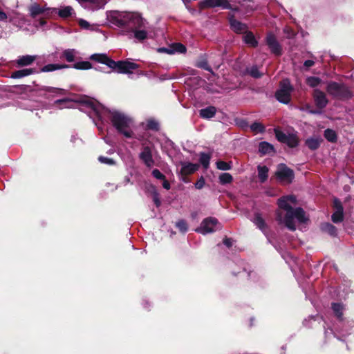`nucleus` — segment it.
<instances>
[{"label": "nucleus", "mask_w": 354, "mask_h": 354, "mask_svg": "<svg viewBox=\"0 0 354 354\" xmlns=\"http://www.w3.org/2000/svg\"><path fill=\"white\" fill-rule=\"evenodd\" d=\"M107 19L131 39L142 41L149 37L148 24L138 13L113 10L107 14Z\"/></svg>", "instance_id": "nucleus-1"}, {"label": "nucleus", "mask_w": 354, "mask_h": 354, "mask_svg": "<svg viewBox=\"0 0 354 354\" xmlns=\"http://www.w3.org/2000/svg\"><path fill=\"white\" fill-rule=\"evenodd\" d=\"M81 102L89 109L102 122H106L109 119L118 131L126 138L133 136V120L123 113L116 110H110L92 99L86 98L82 100Z\"/></svg>", "instance_id": "nucleus-2"}, {"label": "nucleus", "mask_w": 354, "mask_h": 354, "mask_svg": "<svg viewBox=\"0 0 354 354\" xmlns=\"http://www.w3.org/2000/svg\"><path fill=\"white\" fill-rule=\"evenodd\" d=\"M277 203L280 209L277 212V219L290 230H296L295 219L299 223H304L308 221L305 212L301 208L292 207V205L296 204L295 196L290 195L281 197L278 200Z\"/></svg>", "instance_id": "nucleus-3"}, {"label": "nucleus", "mask_w": 354, "mask_h": 354, "mask_svg": "<svg viewBox=\"0 0 354 354\" xmlns=\"http://www.w3.org/2000/svg\"><path fill=\"white\" fill-rule=\"evenodd\" d=\"M91 59L106 64L118 73L130 74L132 71L138 68V65L136 63L129 61L115 62L110 59L106 54H93L91 56Z\"/></svg>", "instance_id": "nucleus-4"}, {"label": "nucleus", "mask_w": 354, "mask_h": 354, "mask_svg": "<svg viewBox=\"0 0 354 354\" xmlns=\"http://www.w3.org/2000/svg\"><path fill=\"white\" fill-rule=\"evenodd\" d=\"M293 87L288 79L283 80L280 82L279 88L275 93V97L278 101L283 104H288L290 101L291 93Z\"/></svg>", "instance_id": "nucleus-5"}, {"label": "nucleus", "mask_w": 354, "mask_h": 354, "mask_svg": "<svg viewBox=\"0 0 354 354\" xmlns=\"http://www.w3.org/2000/svg\"><path fill=\"white\" fill-rule=\"evenodd\" d=\"M222 228L221 224L214 217L205 218L201 223L200 227L196 231L202 234L213 233Z\"/></svg>", "instance_id": "nucleus-6"}, {"label": "nucleus", "mask_w": 354, "mask_h": 354, "mask_svg": "<svg viewBox=\"0 0 354 354\" xmlns=\"http://www.w3.org/2000/svg\"><path fill=\"white\" fill-rule=\"evenodd\" d=\"M327 91L330 94L339 98H348L351 96V93L344 84L337 82L329 83Z\"/></svg>", "instance_id": "nucleus-7"}, {"label": "nucleus", "mask_w": 354, "mask_h": 354, "mask_svg": "<svg viewBox=\"0 0 354 354\" xmlns=\"http://www.w3.org/2000/svg\"><path fill=\"white\" fill-rule=\"evenodd\" d=\"M276 176L281 183L289 184L294 178V172L286 165L280 164L277 167Z\"/></svg>", "instance_id": "nucleus-8"}, {"label": "nucleus", "mask_w": 354, "mask_h": 354, "mask_svg": "<svg viewBox=\"0 0 354 354\" xmlns=\"http://www.w3.org/2000/svg\"><path fill=\"white\" fill-rule=\"evenodd\" d=\"M277 140L281 142L287 144L290 147L297 146L299 139L295 133H285L280 131H275Z\"/></svg>", "instance_id": "nucleus-9"}, {"label": "nucleus", "mask_w": 354, "mask_h": 354, "mask_svg": "<svg viewBox=\"0 0 354 354\" xmlns=\"http://www.w3.org/2000/svg\"><path fill=\"white\" fill-rule=\"evenodd\" d=\"M86 9L95 10L104 8L109 0H77Z\"/></svg>", "instance_id": "nucleus-10"}, {"label": "nucleus", "mask_w": 354, "mask_h": 354, "mask_svg": "<svg viewBox=\"0 0 354 354\" xmlns=\"http://www.w3.org/2000/svg\"><path fill=\"white\" fill-rule=\"evenodd\" d=\"M204 8H221L222 9H231V5L227 0H203L201 2Z\"/></svg>", "instance_id": "nucleus-11"}, {"label": "nucleus", "mask_w": 354, "mask_h": 354, "mask_svg": "<svg viewBox=\"0 0 354 354\" xmlns=\"http://www.w3.org/2000/svg\"><path fill=\"white\" fill-rule=\"evenodd\" d=\"M29 11L31 17H35L39 15L47 16L50 12L56 11V9L51 10L50 8H45L44 6H40L37 3H34L29 7Z\"/></svg>", "instance_id": "nucleus-12"}, {"label": "nucleus", "mask_w": 354, "mask_h": 354, "mask_svg": "<svg viewBox=\"0 0 354 354\" xmlns=\"http://www.w3.org/2000/svg\"><path fill=\"white\" fill-rule=\"evenodd\" d=\"M139 157L147 167H152L153 166L154 160L149 147H144L139 155Z\"/></svg>", "instance_id": "nucleus-13"}, {"label": "nucleus", "mask_w": 354, "mask_h": 354, "mask_svg": "<svg viewBox=\"0 0 354 354\" xmlns=\"http://www.w3.org/2000/svg\"><path fill=\"white\" fill-rule=\"evenodd\" d=\"M266 44L270 48V51L275 55H280L281 53V48L277 41L275 37L270 33L266 37Z\"/></svg>", "instance_id": "nucleus-14"}, {"label": "nucleus", "mask_w": 354, "mask_h": 354, "mask_svg": "<svg viewBox=\"0 0 354 354\" xmlns=\"http://www.w3.org/2000/svg\"><path fill=\"white\" fill-rule=\"evenodd\" d=\"M333 205L335 209V212L332 215V221L337 223L343 220V207L339 200L335 198Z\"/></svg>", "instance_id": "nucleus-15"}, {"label": "nucleus", "mask_w": 354, "mask_h": 354, "mask_svg": "<svg viewBox=\"0 0 354 354\" xmlns=\"http://www.w3.org/2000/svg\"><path fill=\"white\" fill-rule=\"evenodd\" d=\"M314 99L317 106L320 109L324 108L328 104V100L325 93L319 90H315L314 91Z\"/></svg>", "instance_id": "nucleus-16"}, {"label": "nucleus", "mask_w": 354, "mask_h": 354, "mask_svg": "<svg viewBox=\"0 0 354 354\" xmlns=\"http://www.w3.org/2000/svg\"><path fill=\"white\" fill-rule=\"evenodd\" d=\"M180 172L183 175H188L194 173L198 169V165L190 162H180Z\"/></svg>", "instance_id": "nucleus-17"}, {"label": "nucleus", "mask_w": 354, "mask_h": 354, "mask_svg": "<svg viewBox=\"0 0 354 354\" xmlns=\"http://www.w3.org/2000/svg\"><path fill=\"white\" fill-rule=\"evenodd\" d=\"M36 72L33 68H24L12 73L11 77L15 79L22 78Z\"/></svg>", "instance_id": "nucleus-18"}, {"label": "nucleus", "mask_w": 354, "mask_h": 354, "mask_svg": "<svg viewBox=\"0 0 354 354\" xmlns=\"http://www.w3.org/2000/svg\"><path fill=\"white\" fill-rule=\"evenodd\" d=\"M36 59L35 55H24L20 56L16 60V63L19 66H24L30 65Z\"/></svg>", "instance_id": "nucleus-19"}, {"label": "nucleus", "mask_w": 354, "mask_h": 354, "mask_svg": "<svg viewBox=\"0 0 354 354\" xmlns=\"http://www.w3.org/2000/svg\"><path fill=\"white\" fill-rule=\"evenodd\" d=\"M164 51L169 54H174L176 53H183L186 52V47L180 43H176L171 45L169 48L163 49Z\"/></svg>", "instance_id": "nucleus-20"}, {"label": "nucleus", "mask_w": 354, "mask_h": 354, "mask_svg": "<svg viewBox=\"0 0 354 354\" xmlns=\"http://www.w3.org/2000/svg\"><path fill=\"white\" fill-rule=\"evenodd\" d=\"M252 221L263 232H266V224L260 214H259V213L255 214L253 218L252 219Z\"/></svg>", "instance_id": "nucleus-21"}, {"label": "nucleus", "mask_w": 354, "mask_h": 354, "mask_svg": "<svg viewBox=\"0 0 354 354\" xmlns=\"http://www.w3.org/2000/svg\"><path fill=\"white\" fill-rule=\"evenodd\" d=\"M216 114V108L210 106L200 110V116L205 119H210Z\"/></svg>", "instance_id": "nucleus-22"}, {"label": "nucleus", "mask_w": 354, "mask_h": 354, "mask_svg": "<svg viewBox=\"0 0 354 354\" xmlns=\"http://www.w3.org/2000/svg\"><path fill=\"white\" fill-rule=\"evenodd\" d=\"M322 138L319 137L309 138L306 140V146L311 150H315L319 148Z\"/></svg>", "instance_id": "nucleus-23"}, {"label": "nucleus", "mask_w": 354, "mask_h": 354, "mask_svg": "<svg viewBox=\"0 0 354 354\" xmlns=\"http://www.w3.org/2000/svg\"><path fill=\"white\" fill-rule=\"evenodd\" d=\"M258 170V177L259 178L260 182L264 183L268 177V171L269 169L266 166L259 165L257 167Z\"/></svg>", "instance_id": "nucleus-24"}, {"label": "nucleus", "mask_w": 354, "mask_h": 354, "mask_svg": "<svg viewBox=\"0 0 354 354\" xmlns=\"http://www.w3.org/2000/svg\"><path fill=\"white\" fill-rule=\"evenodd\" d=\"M259 152L263 154H268L274 151L273 146L267 142H261L259 147Z\"/></svg>", "instance_id": "nucleus-25"}, {"label": "nucleus", "mask_w": 354, "mask_h": 354, "mask_svg": "<svg viewBox=\"0 0 354 354\" xmlns=\"http://www.w3.org/2000/svg\"><path fill=\"white\" fill-rule=\"evenodd\" d=\"M243 39L245 43L250 46L255 47L257 46L258 42L251 32H246L243 36Z\"/></svg>", "instance_id": "nucleus-26"}, {"label": "nucleus", "mask_w": 354, "mask_h": 354, "mask_svg": "<svg viewBox=\"0 0 354 354\" xmlns=\"http://www.w3.org/2000/svg\"><path fill=\"white\" fill-rule=\"evenodd\" d=\"M78 52L75 49H66L63 52V57L67 62H72L75 60Z\"/></svg>", "instance_id": "nucleus-27"}, {"label": "nucleus", "mask_w": 354, "mask_h": 354, "mask_svg": "<svg viewBox=\"0 0 354 354\" xmlns=\"http://www.w3.org/2000/svg\"><path fill=\"white\" fill-rule=\"evenodd\" d=\"M230 26L232 29L236 32L245 31L246 29V26L243 24L236 19L230 20Z\"/></svg>", "instance_id": "nucleus-28"}, {"label": "nucleus", "mask_w": 354, "mask_h": 354, "mask_svg": "<svg viewBox=\"0 0 354 354\" xmlns=\"http://www.w3.org/2000/svg\"><path fill=\"white\" fill-rule=\"evenodd\" d=\"M79 26L84 30H89L92 31H97L98 30V27L95 24H91L87 21L80 19L78 21Z\"/></svg>", "instance_id": "nucleus-29"}, {"label": "nucleus", "mask_w": 354, "mask_h": 354, "mask_svg": "<svg viewBox=\"0 0 354 354\" xmlns=\"http://www.w3.org/2000/svg\"><path fill=\"white\" fill-rule=\"evenodd\" d=\"M321 229L323 232L328 234L330 236H335L337 234V230L332 224L326 223L321 225Z\"/></svg>", "instance_id": "nucleus-30"}, {"label": "nucleus", "mask_w": 354, "mask_h": 354, "mask_svg": "<svg viewBox=\"0 0 354 354\" xmlns=\"http://www.w3.org/2000/svg\"><path fill=\"white\" fill-rule=\"evenodd\" d=\"M68 66L67 65L64 64H50L44 66L41 68L42 72H51L54 71L55 70L62 69L64 68H68Z\"/></svg>", "instance_id": "nucleus-31"}, {"label": "nucleus", "mask_w": 354, "mask_h": 354, "mask_svg": "<svg viewBox=\"0 0 354 354\" xmlns=\"http://www.w3.org/2000/svg\"><path fill=\"white\" fill-rule=\"evenodd\" d=\"M332 309L337 317L341 319L344 310V306L339 303H333L332 304Z\"/></svg>", "instance_id": "nucleus-32"}, {"label": "nucleus", "mask_w": 354, "mask_h": 354, "mask_svg": "<svg viewBox=\"0 0 354 354\" xmlns=\"http://www.w3.org/2000/svg\"><path fill=\"white\" fill-rule=\"evenodd\" d=\"M73 13V9L71 6H65L64 8H60L58 10L59 15L62 18H66L69 16H71Z\"/></svg>", "instance_id": "nucleus-33"}, {"label": "nucleus", "mask_w": 354, "mask_h": 354, "mask_svg": "<svg viewBox=\"0 0 354 354\" xmlns=\"http://www.w3.org/2000/svg\"><path fill=\"white\" fill-rule=\"evenodd\" d=\"M55 103L60 109L71 108L73 106V102L67 98L58 100L55 101Z\"/></svg>", "instance_id": "nucleus-34"}, {"label": "nucleus", "mask_w": 354, "mask_h": 354, "mask_svg": "<svg viewBox=\"0 0 354 354\" xmlns=\"http://www.w3.org/2000/svg\"><path fill=\"white\" fill-rule=\"evenodd\" d=\"M324 137L328 141L331 142H335L337 140V135L335 131L330 129L325 130Z\"/></svg>", "instance_id": "nucleus-35"}, {"label": "nucleus", "mask_w": 354, "mask_h": 354, "mask_svg": "<svg viewBox=\"0 0 354 354\" xmlns=\"http://www.w3.org/2000/svg\"><path fill=\"white\" fill-rule=\"evenodd\" d=\"M74 68L79 70H88L92 68V65L89 62H79L74 64Z\"/></svg>", "instance_id": "nucleus-36"}, {"label": "nucleus", "mask_w": 354, "mask_h": 354, "mask_svg": "<svg viewBox=\"0 0 354 354\" xmlns=\"http://www.w3.org/2000/svg\"><path fill=\"white\" fill-rule=\"evenodd\" d=\"M210 156L209 155L202 153L200 156V162L204 167L207 169L209 165Z\"/></svg>", "instance_id": "nucleus-37"}, {"label": "nucleus", "mask_w": 354, "mask_h": 354, "mask_svg": "<svg viewBox=\"0 0 354 354\" xmlns=\"http://www.w3.org/2000/svg\"><path fill=\"white\" fill-rule=\"evenodd\" d=\"M250 129L255 133H261L265 130L264 126L260 122H254L251 124Z\"/></svg>", "instance_id": "nucleus-38"}, {"label": "nucleus", "mask_w": 354, "mask_h": 354, "mask_svg": "<svg viewBox=\"0 0 354 354\" xmlns=\"http://www.w3.org/2000/svg\"><path fill=\"white\" fill-rule=\"evenodd\" d=\"M219 180L221 184L230 183L232 180V176L229 173H223L219 176Z\"/></svg>", "instance_id": "nucleus-39"}, {"label": "nucleus", "mask_w": 354, "mask_h": 354, "mask_svg": "<svg viewBox=\"0 0 354 354\" xmlns=\"http://www.w3.org/2000/svg\"><path fill=\"white\" fill-rule=\"evenodd\" d=\"M320 82V79L316 77H308L306 79L307 84L311 87H315L318 86Z\"/></svg>", "instance_id": "nucleus-40"}, {"label": "nucleus", "mask_w": 354, "mask_h": 354, "mask_svg": "<svg viewBox=\"0 0 354 354\" xmlns=\"http://www.w3.org/2000/svg\"><path fill=\"white\" fill-rule=\"evenodd\" d=\"M216 167L220 170H230L231 169V165L230 163L224 162V161H218L216 162Z\"/></svg>", "instance_id": "nucleus-41"}, {"label": "nucleus", "mask_w": 354, "mask_h": 354, "mask_svg": "<svg viewBox=\"0 0 354 354\" xmlns=\"http://www.w3.org/2000/svg\"><path fill=\"white\" fill-rule=\"evenodd\" d=\"M176 226L183 233L186 232L187 230V225L186 222L183 220H180V221H178L176 224Z\"/></svg>", "instance_id": "nucleus-42"}, {"label": "nucleus", "mask_w": 354, "mask_h": 354, "mask_svg": "<svg viewBox=\"0 0 354 354\" xmlns=\"http://www.w3.org/2000/svg\"><path fill=\"white\" fill-rule=\"evenodd\" d=\"M249 74L252 76L253 77L258 78L261 76V73L259 71V69L256 66L252 67L248 71Z\"/></svg>", "instance_id": "nucleus-43"}, {"label": "nucleus", "mask_w": 354, "mask_h": 354, "mask_svg": "<svg viewBox=\"0 0 354 354\" xmlns=\"http://www.w3.org/2000/svg\"><path fill=\"white\" fill-rule=\"evenodd\" d=\"M147 127L153 130H158V123L154 120H149L147 123Z\"/></svg>", "instance_id": "nucleus-44"}, {"label": "nucleus", "mask_w": 354, "mask_h": 354, "mask_svg": "<svg viewBox=\"0 0 354 354\" xmlns=\"http://www.w3.org/2000/svg\"><path fill=\"white\" fill-rule=\"evenodd\" d=\"M98 160L103 164L106 165H113L115 163L114 160L111 158L104 157V156H100L98 158Z\"/></svg>", "instance_id": "nucleus-45"}, {"label": "nucleus", "mask_w": 354, "mask_h": 354, "mask_svg": "<svg viewBox=\"0 0 354 354\" xmlns=\"http://www.w3.org/2000/svg\"><path fill=\"white\" fill-rule=\"evenodd\" d=\"M152 175L157 179L164 180L165 178V176L157 169L152 171Z\"/></svg>", "instance_id": "nucleus-46"}, {"label": "nucleus", "mask_w": 354, "mask_h": 354, "mask_svg": "<svg viewBox=\"0 0 354 354\" xmlns=\"http://www.w3.org/2000/svg\"><path fill=\"white\" fill-rule=\"evenodd\" d=\"M153 201L154 203L156 204V207H160L161 205V201L159 197L158 193L156 191L153 194Z\"/></svg>", "instance_id": "nucleus-47"}, {"label": "nucleus", "mask_w": 354, "mask_h": 354, "mask_svg": "<svg viewBox=\"0 0 354 354\" xmlns=\"http://www.w3.org/2000/svg\"><path fill=\"white\" fill-rule=\"evenodd\" d=\"M205 185V180L201 177L196 183L195 187L198 189H202Z\"/></svg>", "instance_id": "nucleus-48"}, {"label": "nucleus", "mask_w": 354, "mask_h": 354, "mask_svg": "<svg viewBox=\"0 0 354 354\" xmlns=\"http://www.w3.org/2000/svg\"><path fill=\"white\" fill-rule=\"evenodd\" d=\"M223 243H224L227 247H230V246H232V240L231 239L225 238V239L223 240Z\"/></svg>", "instance_id": "nucleus-49"}, {"label": "nucleus", "mask_w": 354, "mask_h": 354, "mask_svg": "<svg viewBox=\"0 0 354 354\" xmlns=\"http://www.w3.org/2000/svg\"><path fill=\"white\" fill-rule=\"evenodd\" d=\"M314 64H315V62L313 60H306V61H305L304 65L306 68H309V67L313 66L314 65Z\"/></svg>", "instance_id": "nucleus-50"}, {"label": "nucleus", "mask_w": 354, "mask_h": 354, "mask_svg": "<svg viewBox=\"0 0 354 354\" xmlns=\"http://www.w3.org/2000/svg\"><path fill=\"white\" fill-rule=\"evenodd\" d=\"M162 186L165 189H170V184L165 179L163 180V183H162Z\"/></svg>", "instance_id": "nucleus-51"}, {"label": "nucleus", "mask_w": 354, "mask_h": 354, "mask_svg": "<svg viewBox=\"0 0 354 354\" xmlns=\"http://www.w3.org/2000/svg\"><path fill=\"white\" fill-rule=\"evenodd\" d=\"M6 19H7L6 14L4 12L0 10V21H5Z\"/></svg>", "instance_id": "nucleus-52"}, {"label": "nucleus", "mask_w": 354, "mask_h": 354, "mask_svg": "<svg viewBox=\"0 0 354 354\" xmlns=\"http://www.w3.org/2000/svg\"><path fill=\"white\" fill-rule=\"evenodd\" d=\"M46 24V21L43 19H41L39 21V24L38 25H37V27H43L44 25Z\"/></svg>", "instance_id": "nucleus-53"}, {"label": "nucleus", "mask_w": 354, "mask_h": 354, "mask_svg": "<svg viewBox=\"0 0 354 354\" xmlns=\"http://www.w3.org/2000/svg\"><path fill=\"white\" fill-rule=\"evenodd\" d=\"M201 67H203V68H204L205 69H206L207 71H210L209 67H208L206 64L201 65Z\"/></svg>", "instance_id": "nucleus-54"}, {"label": "nucleus", "mask_w": 354, "mask_h": 354, "mask_svg": "<svg viewBox=\"0 0 354 354\" xmlns=\"http://www.w3.org/2000/svg\"><path fill=\"white\" fill-rule=\"evenodd\" d=\"M53 91L56 93H60L62 92V90L61 89H59V88H53Z\"/></svg>", "instance_id": "nucleus-55"}, {"label": "nucleus", "mask_w": 354, "mask_h": 354, "mask_svg": "<svg viewBox=\"0 0 354 354\" xmlns=\"http://www.w3.org/2000/svg\"><path fill=\"white\" fill-rule=\"evenodd\" d=\"M75 139H76V138L75 136H73L71 138V141L74 142Z\"/></svg>", "instance_id": "nucleus-56"}, {"label": "nucleus", "mask_w": 354, "mask_h": 354, "mask_svg": "<svg viewBox=\"0 0 354 354\" xmlns=\"http://www.w3.org/2000/svg\"><path fill=\"white\" fill-rule=\"evenodd\" d=\"M310 113H317V111H310Z\"/></svg>", "instance_id": "nucleus-57"}, {"label": "nucleus", "mask_w": 354, "mask_h": 354, "mask_svg": "<svg viewBox=\"0 0 354 354\" xmlns=\"http://www.w3.org/2000/svg\"><path fill=\"white\" fill-rule=\"evenodd\" d=\"M105 142L110 144L106 139H105Z\"/></svg>", "instance_id": "nucleus-58"}, {"label": "nucleus", "mask_w": 354, "mask_h": 354, "mask_svg": "<svg viewBox=\"0 0 354 354\" xmlns=\"http://www.w3.org/2000/svg\"><path fill=\"white\" fill-rule=\"evenodd\" d=\"M98 129L102 131V128L100 127H98Z\"/></svg>", "instance_id": "nucleus-59"}]
</instances>
